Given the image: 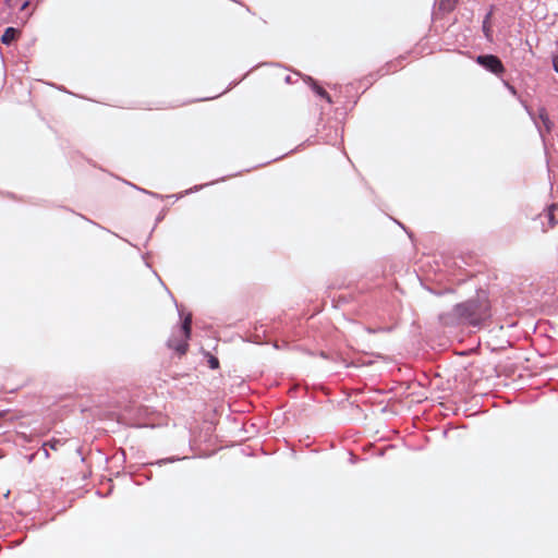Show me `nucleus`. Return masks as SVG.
I'll return each mask as SVG.
<instances>
[{"label":"nucleus","instance_id":"6e6552de","mask_svg":"<svg viewBox=\"0 0 558 558\" xmlns=\"http://www.w3.org/2000/svg\"><path fill=\"white\" fill-rule=\"evenodd\" d=\"M5 9L0 12V20L3 23L11 22L10 20V10L12 9V0H3Z\"/></svg>","mask_w":558,"mask_h":558},{"label":"nucleus","instance_id":"9d476101","mask_svg":"<svg viewBox=\"0 0 558 558\" xmlns=\"http://www.w3.org/2000/svg\"><path fill=\"white\" fill-rule=\"evenodd\" d=\"M60 445H61L60 440H50V441L44 444V450H45L46 457H49V453L46 450V447H49L52 450H57Z\"/></svg>","mask_w":558,"mask_h":558},{"label":"nucleus","instance_id":"0eeeda50","mask_svg":"<svg viewBox=\"0 0 558 558\" xmlns=\"http://www.w3.org/2000/svg\"><path fill=\"white\" fill-rule=\"evenodd\" d=\"M492 15H493V12L489 11L484 21H483V32H484V35L485 37L488 39V40H492V24H490V19H492Z\"/></svg>","mask_w":558,"mask_h":558},{"label":"nucleus","instance_id":"423d86ee","mask_svg":"<svg viewBox=\"0 0 558 558\" xmlns=\"http://www.w3.org/2000/svg\"><path fill=\"white\" fill-rule=\"evenodd\" d=\"M311 82V86L313 90L320 97L325 98L329 104L332 102L330 95L322 87L319 86L313 78H308Z\"/></svg>","mask_w":558,"mask_h":558},{"label":"nucleus","instance_id":"4468645a","mask_svg":"<svg viewBox=\"0 0 558 558\" xmlns=\"http://www.w3.org/2000/svg\"><path fill=\"white\" fill-rule=\"evenodd\" d=\"M27 5H28V2H24V3L22 4V7H21V10L26 9V8H27Z\"/></svg>","mask_w":558,"mask_h":558},{"label":"nucleus","instance_id":"1a4fd4ad","mask_svg":"<svg viewBox=\"0 0 558 558\" xmlns=\"http://www.w3.org/2000/svg\"><path fill=\"white\" fill-rule=\"evenodd\" d=\"M457 0H440L439 9L446 12H450L456 8Z\"/></svg>","mask_w":558,"mask_h":558},{"label":"nucleus","instance_id":"9b49d317","mask_svg":"<svg viewBox=\"0 0 558 558\" xmlns=\"http://www.w3.org/2000/svg\"><path fill=\"white\" fill-rule=\"evenodd\" d=\"M209 365L211 368H218L219 367V361L217 357L211 356L209 360Z\"/></svg>","mask_w":558,"mask_h":558},{"label":"nucleus","instance_id":"20e7f679","mask_svg":"<svg viewBox=\"0 0 558 558\" xmlns=\"http://www.w3.org/2000/svg\"><path fill=\"white\" fill-rule=\"evenodd\" d=\"M19 35H20L19 29H16L14 27H8L1 37V43L4 45H10L13 40H15L17 38Z\"/></svg>","mask_w":558,"mask_h":558},{"label":"nucleus","instance_id":"7ed1b4c3","mask_svg":"<svg viewBox=\"0 0 558 558\" xmlns=\"http://www.w3.org/2000/svg\"><path fill=\"white\" fill-rule=\"evenodd\" d=\"M476 62L496 75H500L505 72L502 62L494 54L478 56Z\"/></svg>","mask_w":558,"mask_h":558},{"label":"nucleus","instance_id":"ddd939ff","mask_svg":"<svg viewBox=\"0 0 558 558\" xmlns=\"http://www.w3.org/2000/svg\"><path fill=\"white\" fill-rule=\"evenodd\" d=\"M553 63H554L555 71L558 72V54L554 58Z\"/></svg>","mask_w":558,"mask_h":558},{"label":"nucleus","instance_id":"f8f14e48","mask_svg":"<svg viewBox=\"0 0 558 558\" xmlns=\"http://www.w3.org/2000/svg\"><path fill=\"white\" fill-rule=\"evenodd\" d=\"M556 206L555 205H551L549 207V211H548V217H549V220L551 222V226H554V210H555Z\"/></svg>","mask_w":558,"mask_h":558},{"label":"nucleus","instance_id":"39448f33","mask_svg":"<svg viewBox=\"0 0 558 558\" xmlns=\"http://www.w3.org/2000/svg\"><path fill=\"white\" fill-rule=\"evenodd\" d=\"M538 119L541 120L543 126L545 128L546 132H550L553 128V122L550 121L547 110L545 108L538 109Z\"/></svg>","mask_w":558,"mask_h":558},{"label":"nucleus","instance_id":"f257e3e1","mask_svg":"<svg viewBox=\"0 0 558 558\" xmlns=\"http://www.w3.org/2000/svg\"><path fill=\"white\" fill-rule=\"evenodd\" d=\"M454 314L472 326H478L490 316V303L485 293H478L476 298L454 307Z\"/></svg>","mask_w":558,"mask_h":558},{"label":"nucleus","instance_id":"f03ea898","mask_svg":"<svg viewBox=\"0 0 558 558\" xmlns=\"http://www.w3.org/2000/svg\"><path fill=\"white\" fill-rule=\"evenodd\" d=\"M192 317L187 315L181 327L174 331L168 340V348L174 350L179 355H184L189 349V340L191 338Z\"/></svg>","mask_w":558,"mask_h":558}]
</instances>
